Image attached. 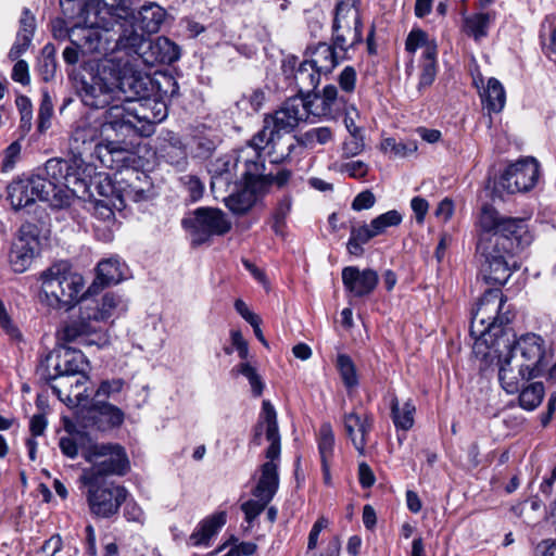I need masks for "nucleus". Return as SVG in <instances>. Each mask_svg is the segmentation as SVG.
I'll use <instances>...</instances> for the list:
<instances>
[{
  "label": "nucleus",
  "instance_id": "1",
  "mask_svg": "<svg viewBox=\"0 0 556 556\" xmlns=\"http://www.w3.org/2000/svg\"><path fill=\"white\" fill-rule=\"evenodd\" d=\"M167 116L166 103L156 96H147L129 101L128 104L112 105L106 111V127L123 137L138 134L149 137L154 132V126Z\"/></svg>",
  "mask_w": 556,
  "mask_h": 556
},
{
  "label": "nucleus",
  "instance_id": "2",
  "mask_svg": "<svg viewBox=\"0 0 556 556\" xmlns=\"http://www.w3.org/2000/svg\"><path fill=\"white\" fill-rule=\"evenodd\" d=\"M513 318L502 291L486 290L472 313L470 336L475 339L473 352H482L488 345H493L500 336L510 330L508 324Z\"/></svg>",
  "mask_w": 556,
  "mask_h": 556
},
{
  "label": "nucleus",
  "instance_id": "3",
  "mask_svg": "<svg viewBox=\"0 0 556 556\" xmlns=\"http://www.w3.org/2000/svg\"><path fill=\"white\" fill-rule=\"evenodd\" d=\"M265 431L269 446L266 450V462L261 466V477L253 490L256 498L271 501L279 486V460H280V434L278 429L277 413L273 404L265 400L262 404L260 419L255 426L253 442L261 444L262 432Z\"/></svg>",
  "mask_w": 556,
  "mask_h": 556
},
{
  "label": "nucleus",
  "instance_id": "4",
  "mask_svg": "<svg viewBox=\"0 0 556 556\" xmlns=\"http://www.w3.org/2000/svg\"><path fill=\"white\" fill-rule=\"evenodd\" d=\"M248 146L238 154H227L216 159L211 165V189L215 198L235 191L238 187L251 188L253 176L260 175L263 161Z\"/></svg>",
  "mask_w": 556,
  "mask_h": 556
},
{
  "label": "nucleus",
  "instance_id": "5",
  "mask_svg": "<svg viewBox=\"0 0 556 556\" xmlns=\"http://www.w3.org/2000/svg\"><path fill=\"white\" fill-rule=\"evenodd\" d=\"M89 4L88 22L110 28L114 22L131 21L141 31L148 35L157 33L166 18V11L156 2L143 4L137 13L127 2H84Z\"/></svg>",
  "mask_w": 556,
  "mask_h": 556
},
{
  "label": "nucleus",
  "instance_id": "6",
  "mask_svg": "<svg viewBox=\"0 0 556 556\" xmlns=\"http://www.w3.org/2000/svg\"><path fill=\"white\" fill-rule=\"evenodd\" d=\"M478 238L498 239V247L505 251L518 252L531 243L525 218L502 216L493 206L484 204L477 220Z\"/></svg>",
  "mask_w": 556,
  "mask_h": 556
},
{
  "label": "nucleus",
  "instance_id": "7",
  "mask_svg": "<svg viewBox=\"0 0 556 556\" xmlns=\"http://www.w3.org/2000/svg\"><path fill=\"white\" fill-rule=\"evenodd\" d=\"M40 280L47 304L56 309L73 307L85 288L83 276L73 271L67 262L51 265L41 273Z\"/></svg>",
  "mask_w": 556,
  "mask_h": 556
},
{
  "label": "nucleus",
  "instance_id": "8",
  "mask_svg": "<svg viewBox=\"0 0 556 556\" xmlns=\"http://www.w3.org/2000/svg\"><path fill=\"white\" fill-rule=\"evenodd\" d=\"M103 123L90 122L87 118L79 119L70 139L71 153H76L83 156V153L91 150L94 147V153L101 164L108 168L114 169L115 162L125 160L126 150L121 147L118 142L108 141L105 143L99 142L103 131L111 129Z\"/></svg>",
  "mask_w": 556,
  "mask_h": 556
},
{
  "label": "nucleus",
  "instance_id": "9",
  "mask_svg": "<svg viewBox=\"0 0 556 556\" xmlns=\"http://www.w3.org/2000/svg\"><path fill=\"white\" fill-rule=\"evenodd\" d=\"M45 170L49 182H52L56 189L68 192L70 205L74 197H80L87 192L94 167L81 155L71 153L67 159L48 160Z\"/></svg>",
  "mask_w": 556,
  "mask_h": 556
},
{
  "label": "nucleus",
  "instance_id": "10",
  "mask_svg": "<svg viewBox=\"0 0 556 556\" xmlns=\"http://www.w3.org/2000/svg\"><path fill=\"white\" fill-rule=\"evenodd\" d=\"M8 200L15 211L34 204L37 200L48 202L54 208L68 206V192L59 190L41 176L13 180L7 188Z\"/></svg>",
  "mask_w": 556,
  "mask_h": 556
},
{
  "label": "nucleus",
  "instance_id": "11",
  "mask_svg": "<svg viewBox=\"0 0 556 556\" xmlns=\"http://www.w3.org/2000/svg\"><path fill=\"white\" fill-rule=\"evenodd\" d=\"M78 3L79 22L75 24L68 31V38L72 46L66 47L63 51V59L67 64L74 65L79 61L80 51L89 53L106 54L112 49L111 38L103 36L100 28L102 25H91L88 22L89 4Z\"/></svg>",
  "mask_w": 556,
  "mask_h": 556
},
{
  "label": "nucleus",
  "instance_id": "12",
  "mask_svg": "<svg viewBox=\"0 0 556 556\" xmlns=\"http://www.w3.org/2000/svg\"><path fill=\"white\" fill-rule=\"evenodd\" d=\"M83 457L91 466L83 470L80 479L105 480L109 476H125L130 470L126 450L118 443H92L83 447Z\"/></svg>",
  "mask_w": 556,
  "mask_h": 556
},
{
  "label": "nucleus",
  "instance_id": "13",
  "mask_svg": "<svg viewBox=\"0 0 556 556\" xmlns=\"http://www.w3.org/2000/svg\"><path fill=\"white\" fill-rule=\"evenodd\" d=\"M513 339L510 336L495 341L493 345L482 350V352H475L477 356L493 362L496 359L498 367V381L501 387L507 394H516L525 384L526 380L535 378L530 376L529 370L521 367L519 357L513 351Z\"/></svg>",
  "mask_w": 556,
  "mask_h": 556
},
{
  "label": "nucleus",
  "instance_id": "14",
  "mask_svg": "<svg viewBox=\"0 0 556 556\" xmlns=\"http://www.w3.org/2000/svg\"><path fill=\"white\" fill-rule=\"evenodd\" d=\"M118 62L116 59H105L97 66L94 74L83 79L78 96L81 102L90 109H104L116 105V78Z\"/></svg>",
  "mask_w": 556,
  "mask_h": 556
},
{
  "label": "nucleus",
  "instance_id": "15",
  "mask_svg": "<svg viewBox=\"0 0 556 556\" xmlns=\"http://www.w3.org/2000/svg\"><path fill=\"white\" fill-rule=\"evenodd\" d=\"M87 488V503L90 513L99 518H110L117 514L127 497V490L114 482L97 479H80Z\"/></svg>",
  "mask_w": 556,
  "mask_h": 556
},
{
  "label": "nucleus",
  "instance_id": "16",
  "mask_svg": "<svg viewBox=\"0 0 556 556\" xmlns=\"http://www.w3.org/2000/svg\"><path fill=\"white\" fill-rule=\"evenodd\" d=\"M498 239H480L477 241V255L482 264V273L488 283L504 285L511 275L515 265L509 260L516 254L498 247Z\"/></svg>",
  "mask_w": 556,
  "mask_h": 556
},
{
  "label": "nucleus",
  "instance_id": "17",
  "mask_svg": "<svg viewBox=\"0 0 556 556\" xmlns=\"http://www.w3.org/2000/svg\"><path fill=\"white\" fill-rule=\"evenodd\" d=\"M182 226L189 231L191 243L200 245L210 241L213 236L227 233L231 229V222L219 208L199 207L192 217L182 220Z\"/></svg>",
  "mask_w": 556,
  "mask_h": 556
},
{
  "label": "nucleus",
  "instance_id": "18",
  "mask_svg": "<svg viewBox=\"0 0 556 556\" xmlns=\"http://www.w3.org/2000/svg\"><path fill=\"white\" fill-rule=\"evenodd\" d=\"M363 40L359 8L356 2H338L332 25L333 46L343 52Z\"/></svg>",
  "mask_w": 556,
  "mask_h": 556
},
{
  "label": "nucleus",
  "instance_id": "19",
  "mask_svg": "<svg viewBox=\"0 0 556 556\" xmlns=\"http://www.w3.org/2000/svg\"><path fill=\"white\" fill-rule=\"evenodd\" d=\"M403 220L402 214L396 210L388 211L375 217L370 224L353 226L346 243L350 254L361 256L364 253L363 245L372 238L386 233L390 227L399 226Z\"/></svg>",
  "mask_w": 556,
  "mask_h": 556
},
{
  "label": "nucleus",
  "instance_id": "20",
  "mask_svg": "<svg viewBox=\"0 0 556 556\" xmlns=\"http://www.w3.org/2000/svg\"><path fill=\"white\" fill-rule=\"evenodd\" d=\"M311 115L306 105V99L302 96L292 97L283 104L264 118V125L261 130L273 131L276 134H290L301 121Z\"/></svg>",
  "mask_w": 556,
  "mask_h": 556
},
{
  "label": "nucleus",
  "instance_id": "21",
  "mask_svg": "<svg viewBox=\"0 0 556 556\" xmlns=\"http://www.w3.org/2000/svg\"><path fill=\"white\" fill-rule=\"evenodd\" d=\"M87 362L81 352L70 349L63 352H50L39 366V372L46 381L63 376L86 375Z\"/></svg>",
  "mask_w": 556,
  "mask_h": 556
},
{
  "label": "nucleus",
  "instance_id": "22",
  "mask_svg": "<svg viewBox=\"0 0 556 556\" xmlns=\"http://www.w3.org/2000/svg\"><path fill=\"white\" fill-rule=\"evenodd\" d=\"M298 144V137H292L289 134L260 130L249 141L248 148L253 150L251 155L255 152L260 157H262L261 151L267 149L270 163L279 164L291 155Z\"/></svg>",
  "mask_w": 556,
  "mask_h": 556
},
{
  "label": "nucleus",
  "instance_id": "23",
  "mask_svg": "<svg viewBox=\"0 0 556 556\" xmlns=\"http://www.w3.org/2000/svg\"><path fill=\"white\" fill-rule=\"evenodd\" d=\"M119 163L115 162L114 190L117 192L121 204L126 206L128 202H140L149 198L151 191V182L148 175L135 170L134 168H125L119 170Z\"/></svg>",
  "mask_w": 556,
  "mask_h": 556
},
{
  "label": "nucleus",
  "instance_id": "24",
  "mask_svg": "<svg viewBox=\"0 0 556 556\" xmlns=\"http://www.w3.org/2000/svg\"><path fill=\"white\" fill-rule=\"evenodd\" d=\"M138 29L131 21L114 22L108 29L100 28L103 36L106 34L112 40L110 51L123 50L128 54H136L140 58V55L147 53L149 38L146 36L147 33H139Z\"/></svg>",
  "mask_w": 556,
  "mask_h": 556
},
{
  "label": "nucleus",
  "instance_id": "25",
  "mask_svg": "<svg viewBox=\"0 0 556 556\" xmlns=\"http://www.w3.org/2000/svg\"><path fill=\"white\" fill-rule=\"evenodd\" d=\"M508 336L513 339V351L518 355L519 362L529 370L530 376H539L542 372V362L544 358V340L534 333H527L516 339V334L510 329L500 336L495 341H498Z\"/></svg>",
  "mask_w": 556,
  "mask_h": 556
},
{
  "label": "nucleus",
  "instance_id": "26",
  "mask_svg": "<svg viewBox=\"0 0 556 556\" xmlns=\"http://www.w3.org/2000/svg\"><path fill=\"white\" fill-rule=\"evenodd\" d=\"M118 62V72L114 75L116 78V98L119 104H128L129 101H136L149 92L151 80L149 76L136 70L129 62Z\"/></svg>",
  "mask_w": 556,
  "mask_h": 556
},
{
  "label": "nucleus",
  "instance_id": "27",
  "mask_svg": "<svg viewBox=\"0 0 556 556\" xmlns=\"http://www.w3.org/2000/svg\"><path fill=\"white\" fill-rule=\"evenodd\" d=\"M539 178V163L533 157L519 160L503 173L500 185L509 193L532 189Z\"/></svg>",
  "mask_w": 556,
  "mask_h": 556
},
{
  "label": "nucleus",
  "instance_id": "28",
  "mask_svg": "<svg viewBox=\"0 0 556 556\" xmlns=\"http://www.w3.org/2000/svg\"><path fill=\"white\" fill-rule=\"evenodd\" d=\"M87 381L88 377L86 375H79L75 377H55V379H51L48 382L61 401L67 405H81L89 397L86 387Z\"/></svg>",
  "mask_w": 556,
  "mask_h": 556
},
{
  "label": "nucleus",
  "instance_id": "29",
  "mask_svg": "<svg viewBox=\"0 0 556 556\" xmlns=\"http://www.w3.org/2000/svg\"><path fill=\"white\" fill-rule=\"evenodd\" d=\"M307 96L306 105L313 116H330L339 114L346 108V99L340 96L336 86L327 85L321 94H314L313 99Z\"/></svg>",
  "mask_w": 556,
  "mask_h": 556
},
{
  "label": "nucleus",
  "instance_id": "30",
  "mask_svg": "<svg viewBox=\"0 0 556 556\" xmlns=\"http://www.w3.org/2000/svg\"><path fill=\"white\" fill-rule=\"evenodd\" d=\"M378 280V274L374 269L359 270L355 266H348L342 270L345 289L357 298L370 294L377 287Z\"/></svg>",
  "mask_w": 556,
  "mask_h": 556
},
{
  "label": "nucleus",
  "instance_id": "31",
  "mask_svg": "<svg viewBox=\"0 0 556 556\" xmlns=\"http://www.w3.org/2000/svg\"><path fill=\"white\" fill-rule=\"evenodd\" d=\"M98 328L94 321L84 317V307H80V314L77 319L66 323L58 331V340L62 343H79L84 345H90L94 343L90 339L92 334L97 332Z\"/></svg>",
  "mask_w": 556,
  "mask_h": 556
},
{
  "label": "nucleus",
  "instance_id": "32",
  "mask_svg": "<svg viewBox=\"0 0 556 556\" xmlns=\"http://www.w3.org/2000/svg\"><path fill=\"white\" fill-rule=\"evenodd\" d=\"M90 414L92 426L100 431H109L118 428L125 419V414L119 407L104 400L93 399Z\"/></svg>",
  "mask_w": 556,
  "mask_h": 556
},
{
  "label": "nucleus",
  "instance_id": "33",
  "mask_svg": "<svg viewBox=\"0 0 556 556\" xmlns=\"http://www.w3.org/2000/svg\"><path fill=\"white\" fill-rule=\"evenodd\" d=\"M38 250V240L35 236L21 231L10 252V264L15 273L26 271L33 263Z\"/></svg>",
  "mask_w": 556,
  "mask_h": 556
},
{
  "label": "nucleus",
  "instance_id": "34",
  "mask_svg": "<svg viewBox=\"0 0 556 556\" xmlns=\"http://www.w3.org/2000/svg\"><path fill=\"white\" fill-rule=\"evenodd\" d=\"M180 58L179 47L166 37H157L154 41L149 39L147 53L140 59L147 65L156 63L170 64Z\"/></svg>",
  "mask_w": 556,
  "mask_h": 556
},
{
  "label": "nucleus",
  "instance_id": "35",
  "mask_svg": "<svg viewBox=\"0 0 556 556\" xmlns=\"http://www.w3.org/2000/svg\"><path fill=\"white\" fill-rule=\"evenodd\" d=\"M372 419L368 416H359L356 413L345 414L343 425L348 437L361 455L365 453L367 434L370 431Z\"/></svg>",
  "mask_w": 556,
  "mask_h": 556
},
{
  "label": "nucleus",
  "instance_id": "36",
  "mask_svg": "<svg viewBox=\"0 0 556 556\" xmlns=\"http://www.w3.org/2000/svg\"><path fill=\"white\" fill-rule=\"evenodd\" d=\"M227 515L225 511L215 513L203 519L189 538L193 546H208L212 538L225 526Z\"/></svg>",
  "mask_w": 556,
  "mask_h": 556
},
{
  "label": "nucleus",
  "instance_id": "37",
  "mask_svg": "<svg viewBox=\"0 0 556 556\" xmlns=\"http://www.w3.org/2000/svg\"><path fill=\"white\" fill-rule=\"evenodd\" d=\"M83 307L84 317L98 323L110 318L116 309H125L126 306L121 296L114 293H105L100 303L92 301Z\"/></svg>",
  "mask_w": 556,
  "mask_h": 556
},
{
  "label": "nucleus",
  "instance_id": "38",
  "mask_svg": "<svg viewBox=\"0 0 556 556\" xmlns=\"http://www.w3.org/2000/svg\"><path fill=\"white\" fill-rule=\"evenodd\" d=\"M336 47L328 45L326 42L318 43L315 48L311 49L307 59L313 67H315L321 74H328L332 72V70L339 63V56L336 53Z\"/></svg>",
  "mask_w": 556,
  "mask_h": 556
},
{
  "label": "nucleus",
  "instance_id": "39",
  "mask_svg": "<svg viewBox=\"0 0 556 556\" xmlns=\"http://www.w3.org/2000/svg\"><path fill=\"white\" fill-rule=\"evenodd\" d=\"M496 18L494 11H479L464 18V30L476 41L481 40L489 34V28Z\"/></svg>",
  "mask_w": 556,
  "mask_h": 556
},
{
  "label": "nucleus",
  "instance_id": "40",
  "mask_svg": "<svg viewBox=\"0 0 556 556\" xmlns=\"http://www.w3.org/2000/svg\"><path fill=\"white\" fill-rule=\"evenodd\" d=\"M391 418L396 429L404 431L414 426L416 406L410 399L401 403L396 396L391 400Z\"/></svg>",
  "mask_w": 556,
  "mask_h": 556
},
{
  "label": "nucleus",
  "instance_id": "41",
  "mask_svg": "<svg viewBox=\"0 0 556 556\" xmlns=\"http://www.w3.org/2000/svg\"><path fill=\"white\" fill-rule=\"evenodd\" d=\"M125 268V264L118 257L103 260L97 267V281L102 286L118 283L124 278Z\"/></svg>",
  "mask_w": 556,
  "mask_h": 556
},
{
  "label": "nucleus",
  "instance_id": "42",
  "mask_svg": "<svg viewBox=\"0 0 556 556\" xmlns=\"http://www.w3.org/2000/svg\"><path fill=\"white\" fill-rule=\"evenodd\" d=\"M482 103L489 112H501L506 103V92L503 85L496 78L488 80L486 88L480 94Z\"/></svg>",
  "mask_w": 556,
  "mask_h": 556
},
{
  "label": "nucleus",
  "instance_id": "43",
  "mask_svg": "<svg viewBox=\"0 0 556 556\" xmlns=\"http://www.w3.org/2000/svg\"><path fill=\"white\" fill-rule=\"evenodd\" d=\"M319 71L304 60L294 73V81L299 89L300 94L307 93L315 90L320 81Z\"/></svg>",
  "mask_w": 556,
  "mask_h": 556
},
{
  "label": "nucleus",
  "instance_id": "44",
  "mask_svg": "<svg viewBox=\"0 0 556 556\" xmlns=\"http://www.w3.org/2000/svg\"><path fill=\"white\" fill-rule=\"evenodd\" d=\"M254 189L245 187V189L239 191V187L235 191H228L229 195L224 197L226 206L238 215L245 214L255 203Z\"/></svg>",
  "mask_w": 556,
  "mask_h": 556
},
{
  "label": "nucleus",
  "instance_id": "45",
  "mask_svg": "<svg viewBox=\"0 0 556 556\" xmlns=\"http://www.w3.org/2000/svg\"><path fill=\"white\" fill-rule=\"evenodd\" d=\"M424 49L422 56L438 54L435 40L429 39L428 35L421 29H413L405 41V49L409 53H415L417 49Z\"/></svg>",
  "mask_w": 556,
  "mask_h": 556
},
{
  "label": "nucleus",
  "instance_id": "46",
  "mask_svg": "<svg viewBox=\"0 0 556 556\" xmlns=\"http://www.w3.org/2000/svg\"><path fill=\"white\" fill-rule=\"evenodd\" d=\"M545 394L542 382H532L519 390V405L526 410L535 409L541 403Z\"/></svg>",
  "mask_w": 556,
  "mask_h": 556
},
{
  "label": "nucleus",
  "instance_id": "47",
  "mask_svg": "<svg viewBox=\"0 0 556 556\" xmlns=\"http://www.w3.org/2000/svg\"><path fill=\"white\" fill-rule=\"evenodd\" d=\"M265 164L263 163V167L260 170V175L253 176V181L251 188L254 190H263L271 185H277L278 187H283L288 184L291 172L288 169H281L276 175L273 174H264Z\"/></svg>",
  "mask_w": 556,
  "mask_h": 556
},
{
  "label": "nucleus",
  "instance_id": "48",
  "mask_svg": "<svg viewBox=\"0 0 556 556\" xmlns=\"http://www.w3.org/2000/svg\"><path fill=\"white\" fill-rule=\"evenodd\" d=\"M332 130L329 127L312 128L298 136L299 146L307 149H314L316 146L326 144L332 139Z\"/></svg>",
  "mask_w": 556,
  "mask_h": 556
},
{
  "label": "nucleus",
  "instance_id": "49",
  "mask_svg": "<svg viewBox=\"0 0 556 556\" xmlns=\"http://www.w3.org/2000/svg\"><path fill=\"white\" fill-rule=\"evenodd\" d=\"M232 375H242L244 376L251 386L252 393L254 396H261L265 384L258 375L256 368L252 366L249 362H242L235 366L231 369Z\"/></svg>",
  "mask_w": 556,
  "mask_h": 556
},
{
  "label": "nucleus",
  "instance_id": "50",
  "mask_svg": "<svg viewBox=\"0 0 556 556\" xmlns=\"http://www.w3.org/2000/svg\"><path fill=\"white\" fill-rule=\"evenodd\" d=\"M89 442L90 441L86 435L78 432L72 435L62 437L60 439L59 446L65 456L75 458L79 451L83 455V447H87Z\"/></svg>",
  "mask_w": 556,
  "mask_h": 556
},
{
  "label": "nucleus",
  "instance_id": "51",
  "mask_svg": "<svg viewBox=\"0 0 556 556\" xmlns=\"http://www.w3.org/2000/svg\"><path fill=\"white\" fill-rule=\"evenodd\" d=\"M334 434L329 422L319 428L318 451L321 462H330L333 456Z\"/></svg>",
  "mask_w": 556,
  "mask_h": 556
},
{
  "label": "nucleus",
  "instance_id": "52",
  "mask_svg": "<svg viewBox=\"0 0 556 556\" xmlns=\"http://www.w3.org/2000/svg\"><path fill=\"white\" fill-rule=\"evenodd\" d=\"M337 367L346 388H354L358 384L356 368L349 355L339 354L337 358Z\"/></svg>",
  "mask_w": 556,
  "mask_h": 556
},
{
  "label": "nucleus",
  "instance_id": "53",
  "mask_svg": "<svg viewBox=\"0 0 556 556\" xmlns=\"http://www.w3.org/2000/svg\"><path fill=\"white\" fill-rule=\"evenodd\" d=\"M292 208V199L285 195L277 204L273 213V225L271 228L276 235H283L286 226V219Z\"/></svg>",
  "mask_w": 556,
  "mask_h": 556
},
{
  "label": "nucleus",
  "instance_id": "54",
  "mask_svg": "<svg viewBox=\"0 0 556 556\" xmlns=\"http://www.w3.org/2000/svg\"><path fill=\"white\" fill-rule=\"evenodd\" d=\"M381 149L384 152H390L394 156L405 157L417 151V144L415 142H397L394 138H386L381 142Z\"/></svg>",
  "mask_w": 556,
  "mask_h": 556
},
{
  "label": "nucleus",
  "instance_id": "55",
  "mask_svg": "<svg viewBox=\"0 0 556 556\" xmlns=\"http://www.w3.org/2000/svg\"><path fill=\"white\" fill-rule=\"evenodd\" d=\"M265 101V93L261 89L253 90L249 94L242 96V98L237 102V106L245 111L247 114L256 113L263 106Z\"/></svg>",
  "mask_w": 556,
  "mask_h": 556
},
{
  "label": "nucleus",
  "instance_id": "56",
  "mask_svg": "<svg viewBox=\"0 0 556 556\" xmlns=\"http://www.w3.org/2000/svg\"><path fill=\"white\" fill-rule=\"evenodd\" d=\"M437 76V54L421 58V73L418 88H425L432 85Z\"/></svg>",
  "mask_w": 556,
  "mask_h": 556
},
{
  "label": "nucleus",
  "instance_id": "57",
  "mask_svg": "<svg viewBox=\"0 0 556 556\" xmlns=\"http://www.w3.org/2000/svg\"><path fill=\"white\" fill-rule=\"evenodd\" d=\"M21 143L18 141L12 142L3 152V156L0 163V170L2 173H9L14 169L21 155Z\"/></svg>",
  "mask_w": 556,
  "mask_h": 556
},
{
  "label": "nucleus",
  "instance_id": "58",
  "mask_svg": "<svg viewBox=\"0 0 556 556\" xmlns=\"http://www.w3.org/2000/svg\"><path fill=\"white\" fill-rule=\"evenodd\" d=\"M125 381L123 379L104 380L100 383L94 393V400H106L119 393L124 388Z\"/></svg>",
  "mask_w": 556,
  "mask_h": 556
},
{
  "label": "nucleus",
  "instance_id": "59",
  "mask_svg": "<svg viewBox=\"0 0 556 556\" xmlns=\"http://www.w3.org/2000/svg\"><path fill=\"white\" fill-rule=\"evenodd\" d=\"M53 115V104L48 94H45L38 112V131L45 132L51 126V117Z\"/></svg>",
  "mask_w": 556,
  "mask_h": 556
},
{
  "label": "nucleus",
  "instance_id": "60",
  "mask_svg": "<svg viewBox=\"0 0 556 556\" xmlns=\"http://www.w3.org/2000/svg\"><path fill=\"white\" fill-rule=\"evenodd\" d=\"M180 181L185 189L188 191L192 202H195L202 198L204 186L197 176L185 175L180 178Z\"/></svg>",
  "mask_w": 556,
  "mask_h": 556
},
{
  "label": "nucleus",
  "instance_id": "61",
  "mask_svg": "<svg viewBox=\"0 0 556 556\" xmlns=\"http://www.w3.org/2000/svg\"><path fill=\"white\" fill-rule=\"evenodd\" d=\"M365 148L363 135H350L342 144V154L344 157H353L363 152Z\"/></svg>",
  "mask_w": 556,
  "mask_h": 556
},
{
  "label": "nucleus",
  "instance_id": "62",
  "mask_svg": "<svg viewBox=\"0 0 556 556\" xmlns=\"http://www.w3.org/2000/svg\"><path fill=\"white\" fill-rule=\"evenodd\" d=\"M270 501L264 498L250 500L242 504L241 509L245 515V519L251 522L254 520L267 506Z\"/></svg>",
  "mask_w": 556,
  "mask_h": 556
},
{
  "label": "nucleus",
  "instance_id": "63",
  "mask_svg": "<svg viewBox=\"0 0 556 556\" xmlns=\"http://www.w3.org/2000/svg\"><path fill=\"white\" fill-rule=\"evenodd\" d=\"M339 85L343 92L351 93L356 85V71L352 66H346L339 75Z\"/></svg>",
  "mask_w": 556,
  "mask_h": 556
},
{
  "label": "nucleus",
  "instance_id": "64",
  "mask_svg": "<svg viewBox=\"0 0 556 556\" xmlns=\"http://www.w3.org/2000/svg\"><path fill=\"white\" fill-rule=\"evenodd\" d=\"M31 41H33V38L27 37L25 35L23 36L17 33L16 39L9 51V54H8L9 58L12 61L17 60L22 54H24L28 50V48L31 45Z\"/></svg>",
  "mask_w": 556,
  "mask_h": 556
}]
</instances>
